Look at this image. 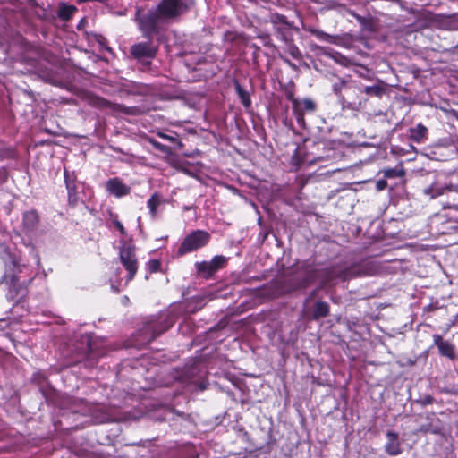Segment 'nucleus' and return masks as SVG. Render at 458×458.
I'll list each match as a JSON object with an SVG mask.
<instances>
[{
    "mask_svg": "<svg viewBox=\"0 0 458 458\" xmlns=\"http://www.w3.org/2000/svg\"><path fill=\"white\" fill-rule=\"evenodd\" d=\"M194 4V0H161L147 13L142 7L137 6L133 20L138 30L149 38L153 34H161L165 26L177 21Z\"/></svg>",
    "mask_w": 458,
    "mask_h": 458,
    "instance_id": "1",
    "label": "nucleus"
},
{
    "mask_svg": "<svg viewBox=\"0 0 458 458\" xmlns=\"http://www.w3.org/2000/svg\"><path fill=\"white\" fill-rule=\"evenodd\" d=\"M119 250V258L127 271L126 283L132 280L138 270L135 246L131 236L125 231H120V239L114 243Z\"/></svg>",
    "mask_w": 458,
    "mask_h": 458,
    "instance_id": "2",
    "label": "nucleus"
},
{
    "mask_svg": "<svg viewBox=\"0 0 458 458\" xmlns=\"http://www.w3.org/2000/svg\"><path fill=\"white\" fill-rule=\"evenodd\" d=\"M349 86L351 89H346L339 103L343 108L358 111L365 106L368 98L361 97L360 81L352 80Z\"/></svg>",
    "mask_w": 458,
    "mask_h": 458,
    "instance_id": "3",
    "label": "nucleus"
},
{
    "mask_svg": "<svg viewBox=\"0 0 458 458\" xmlns=\"http://www.w3.org/2000/svg\"><path fill=\"white\" fill-rule=\"evenodd\" d=\"M161 34H153L149 38L143 33L142 36L147 39L144 42H139L131 47L130 53L137 60L152 59L156 56L158 46L155 45L153 38Z\"/></svg>",
    "mask_w": 458,
    "mask_h": 458,
    "instance_id": "4",
    "label": "nucleus"
},
{
    "mask_svg": "<svg viewBox=\"0 0 458 458\" xmlns=\"http://www.w3.org/2000/svg\"><path fill=\"white\" fill-rule=\"evenodd\" d=\"M317 108V103L311 98H307L301 100L293 98L292 100L293 114L301 128L306 127L305 114H313Z\"/></svg>",
    "mask_w": 458,
    "mask_h": 458,
    "instance_id": "5",
    "label": "nucleus"
},
{
    "mask_svg": "<svg viewBox=\"0 0 458 458\" xmlns=\"http://www.w3.org/2000/svg\"><path fill=\"white\" fill-rule=\"evenodd\" d=\"M208 239L209 235L205 231H192L182 242L178 253L184 255L185 253L194 251L206 245Z\"/></svg>",
    "mask_w": 458,
    "mask_h": 458,
    "instance_id": "6",
    "label": "nucleus"
},
{
    "mask_svg": "<svg viewBox=\"0 0 458 458\" xmlns=\"http://www.w3.org/2000/svg\"><path fill=\"white\" fill-rule=\"evenodd\" d=\"M64 176L68 193V202L74 207L80 200V190L83 188V184L77 181L73 172L70 173L64 169Z\"/></svg>",
    "mask_w": 458,
    "mask_h": 458,
    "instance_id": "7",
    "label": "nucleus"
},
{
    "mask_svg": "<svg viewBox=\"0 0 458 458\" xmlns=\"http://www.w3.org/2000/svg\"><path fill=\"white\" fill-rule=\"evenodd\" d=\"M106 191L115 198H123L131 193V187L125 184L119 177L108 179L105 183Z\"/></svg>",
    "mask_w": 458,
    "mask_h": 458,
    "instance_id": "8",
    "label": "nucleus"
},
{
    "mask_svg": "<svg viewBox=\"0 0 458 458\" xmlns=\"http://www.w3.org/2000/svg\"><path fill=\"white\" fill-rule=\"evenodd\" d=\"M329 81L331 82V89L332 92L337 97L338 101L346 91V89H351L349 86L352 81L350 75H346L344 77H340L336 74L332 73L328 77Z\"/></svg>",
    "mask_w": 458,
    "mask_h": 458,
    "instance_id": "9",
    "label": "nucleus"
},
{
    "mask_svg": "<svg viewBox=\"0 0 458 458\" xmlns=\"http://www.w3.org/2000/svg\"><path fill=\"white\" fill-rule=\"evenodd\" d=\"M87 100L90 106L97 108H111L113 110L122 111L126 114H132V112H131V107L114 105L110 101L105 99L104 98H101L94 94H89L87 97Z\"/></svg>",
    "mask_w": 458,
    "mask_h": 458,
    "instance_id": "10",
    "label": "nucleus"
},
{
    "mask_svg": "<svg viewBox=\"0 0 458 458\" xmlns=\"http://www.w3.org/2000/svg\"><path fill=\"white\" fill-rule=\"evenodd\" d=\"M386 442L385 444V451L388 455L396 456L402 454L401 442L399 435L394 431H387L386 434Z\"/></svg>",
    "mask_w": 458,
    "mask_h": 458,
    "instance_id": "11",
    "label": "nucleus"
},
{
    "mask_svg": "<svg viewBox=\"0 0 458 458\" xmlns=\"http://www.w3.org/2000/svg\"><path fill=\"white\" fill-rule=\"evenodd\" d=\"M434 345H436L442 356L447 357L450 360L455 359V347L448 342L444 341L440 335H433Z\"/></svg>",
    "mask_w": 458,
    "mask_h": 458,
    "instance_id": "12",
    "label": "nucleus"
},
{
    "mask_svg": "<svg viewBox=\"0 0 458 458\" xmlns=\"http://www.w3.org/2000/svg\"><path fill=\"white\" fill-rule=\"evenodd\" d=\"M172 324L168 321L165 322H156V323H148L146 327L144 328V334L149 335L148 341L150 342L157 337L159 335L166 331Z\"/></svg>",
    "mask_w": 458,
    "mask_h": 458,
    "instance_id": "13",
    "label": "nucleus"
},
{
    "mask_svg": "<svg viewBox=\"0 0 458 458\" xmlns=\"http://www.w3.org/2000/svg\"><path fill=\"white\" fill-rule=\"evenodd\" d=\"M27 294V287L18 282L16 276L11 280L10 288L7 293V298L16 301L22 300Z\"/></svg>",
    "mask_w": 458,
    "mask_h": 458,
    "instance_id": "14",
    "label": "nucleus"
},
{
    "mask_svg": "<svg viewBox=\"0 0 458 458\" xmlns=\"http://www.w3.org/2000/svg\"><path fill=\"white\" fill-rule=\"evenodd\" d=\"M360 92L361 94H366L368 97L381 98L383 95L386 93V84L382 81L378 80L376 84L370 86H366L360 83Z\"/></svg>",
    "mask_w": 458,
    "mask_h": 458,
    "instance_id": "15",
    "label": "nucleus"
},
{
    "mask_svg": "<svg viewBox=\"0 0 458 458\" xmlns=\"http://www.w3.org/2000/svg\"><path fill=\"white\" fill-rule=\"evenodd\" d=\"M301 276L302 278L299 286L304 288L316 280L318 271L313 266L305 262L301 265Z\"/></svg>",
    "mask_w": 458,
    "mask_h": 458,
    "instance_id": "16",
    "label": "nucleus"
},
{
    "mask_svg": "<svg viewBox=\"0 0 458 458\" xmlns=\"http://www.w3.org/2000/svg\"><path fill=\"white\" fill-rule=\"evenodd\" d=\"M304 30L309 32L310 35L316 37L318 40L330 43V44H338L340 40V37L337 35L328 34L321 30L316 29L312 26L304 27Z\"/></svg>",
    "mask_w": 458,
    "mask_h": 458,
    "instance_id": "17",
    "label": "nucleus"
},
{
    "mask_svg": "<svg viewBox=\"0 0 458 458\" xmlns=\"http://www.w3.org/2000/svg\"><path fill=\"white\" fill-rule=\"evenodd\" d=\"M409 132H410V138L413 141H415L417 143H421V142H424L425 140L427 139L428 129L423 124L419 123L415 127H411L409 130Z\"/></svg>",
    "mask_w": 458,
    "mask_h": 458,
    "instance_id": "18",
    "label": "nucleus"
},
{
    "mask_svg": "<svg viewBox=\"0 0 458 458\" xmlns=\"http://www.w3.org/2000/svg\"><path fill=\"white\" fill-rule=\"evenodd\" d=\"M164 203L165 199H163V196L160 193L155 192L150 196L147 202V207L149 209V213L152 217H155L157 216L158 207Z\"/></svg>",
    "mask_w": 458,
    "mask_h": 458,
    "instance_id": "19",
    "label": "nucleus"
},
{
    "mask_svg": "<svg viewBox=\"0 0 458 458\" xmlns=\"http://www.w3.org/2000/svg\"><path fill=\"white\" fill-rule=\"evenodd\" d=\"M77 12V7L66 3H61L58 7L57 16L64 21H68Z\"/></svg>",
    "mask_w": 458,
    "mask_h": 458,
    "instance_id": "20",
    "label": "nucleus"
},
{
    "mask_svg": "<svg viewBox=\"0 0 458 458\" xmlns=\"http://www.w3.org/2000/svg\"><path fill=\"white\" fill-rule=\"evenodd\" d=\"M39 222L38 213L35 209L29 210L23 214L24 229H32L38 226Z\"/></svg>",
    "mask_w": 458,
    "mask_h": 458,
    "instance_id": "21",
    "label": "nucleus"
},
{
    "mask_svg": "<svg viewBox=\"0 0 458 458\" xmlns=\"http://www.w3.org/2000/svg\"><path fill=\"white\" fill-rule=\"evenodd\" d=\"M234 88L238 98L245 108L251 106V99L250 93L245 90L238 81H234Z\"/></svg>",
    "mask_w": 458,
    "mask_h": 458,
    "instance_id": "22",
    "label": "nucleus"
},
{
    "mask_svg": "<svg viewBox=\"0 0 458 458\" xmlns=\"http://www.w3.org/2000/svg\"><path fill=\"white\" fill-rule=\"evenodd\" d=\"M329 314V305L325 301H317L314 306L312 318L318 320L326 318Z\"/></svg>",
    "mask_w": 458,
    "mask_h": 458,
    "instance_id": "23",
    "label": "nucleus"
},
{
    "mask_svg": "<svg viewBox=\"0 0 458 458\" xmlns=\"http://www.w3.org/2000/svg\"><path fill=\"white\" fill-rule=\"evenodd\" d=\"M195 267L198 273L205 278H209L216 273L209 261L196 262Z\"/></svg>",
    "mask_w": 458,
    "mask_h": 458,
    "instance_id": "24",
    "label": "nucleus"
},
{
    "mask_svg": "<svg viewBox=\"0 0 458 458\" xmlns=\"http://www.w3.org/2000/svg\"><path fill=\"white\" fill-rule=\"evenodd\" d=\"M285 50L286 52L294 59L301 60L302 58V54L299 47L294 44L293 39L286 40Z\"/></svg>",
    "mask_w": 458,
    "mask_h": 458,
    "instance_id": "25",
    "label": "nucleus"
},
{
    "mask_svg": "<svg viewBox=\"0 0 458 458\" xmlns=\"http://www.w3.org/2000/svg\"><path fill=\"white\" fill-rule=\"evenodd\" d=\"M271 23L274 25H282L281 27L292 28V22L288 21L287 17L280 13H273L270 18Z\"/></svg>",
    "mask_w": 458,
    "mask_h": 458,
    "instance_id": "26",
    "label": "nucleus"
},
{
    "mask_svg": "<svg viewBox=\"0 0 458 458\" xmlns=\"http://www.w3.org/2000/svg\"><path fill=\"white\" fill-rule=\"evenodd\" d=\"M385 178H397L404 175V171L402 168H387L382 171Z\"/></svg>",
    "mask_w": 458,
    "mask_h": 458,
    "instance_id": "27",
    "label": "nucleus"
},
{
    "mask_svg": "<svg viewBox=\"0 0 458 458\" xmlns=\"http://www.w3.org/2000/svg\"><path fill=\"white\" fill-rule=\"evenodd\" d=\"M211 266L215 272L221 269L226 263V259L224 256L217 255L215 256L210 261Z\"/></svg>",
    "mask_w": 458,
    "mask_h": 458,
    "instance_id": "28",
    "label": "nucleus"
},
{
    "mask_svg": "<svg viewBox=\"0 0 458 458\" xmlns=\"http://www.w3.org/2000/svg\"><path fill=\"white\" fill-rule=\"evenodd\" d=\"M425 195L430 196L431 199L438 197L443 194L444 189L437 186H430L423 190Z\"/></svg>",
    "mask_w": 458,
    "mask_h": 458,
    "instance_id": "29",
    "label": "nucleus"
},
{
    "mask_svg": "<svg viewBox=\"0 0 458 458\" xmlns=\"http://www.w3.org/2000/svg\"><path fill=\"white\" fill-rule=\"evenodd\" d=\"M148 142L153 146L154 148L157 150H159L160 152L164 154H170L171 148L160 142H158L157 140L149 138Z\"/></svg>",
    "mask_w": 458,
    "mask_h": 458,
    "instance_id": "30",
    "label": "nucleus"
},
{
    "mask_svg": "<svg viewBox=\"0 0 458 458\" xmlns=\"http://www.w3.org/2000/svg\"><path fill=\"white\" fill-rule=\"evenodd\" d=\"M446 221V216L445 214H435L430 217V226H438L444 225Z\"/></svg>",
    "mask_w": 458,
    "mask_h": 458,
    "instance_id": "31",
    "label": "nucleus"
},
{
    "mask_svg": "<svg viewBox=\"0 0 458 458\" xmlns=\"http://www.w3.org/2000/svg\"><path fill=\"white\" fill-rule=\"evenodd\" d=\"M287 28L285 27H281V26H278L276 28V36L281 39L283 40L284 42H286V40H290L292 38L289 37L286 32H285V30Z\"/></svg>",
    "mask_w": 458,
    "mask_h": 458,
    "instance_id": "32",
    "label": "nucleus"
},
{
    "mask_svg": "<svg viewBox=\"0 0 458 458\" xmlns=\"http://www.w3.org/2000/svg\"><path fill=\"white\" fill-rule=\"evenodd\" d=\"M350 276V271L349 270H341V271H338V270H334L332 272V275L329 276V279L333 278V277H339L343 280H346L347 278H349Z\"/></svg>",
    "mask_w": 458,
    "mask_h": 458,
    "instance_id": "33",
    "label": "nucleus"
},
{
    "mask_svg": "<svg viewBox=\"0 0 458 458\" xmlns=\"http://www.w3.org/2000/svg\"><path fill=\"white\" fill-rule=\"evenodd\" d=\"M160 267V262L157 259H152L148 262V269L150 272H157Z\"/></svg>",
    "mask_w": 458,
    "mask_h": 458,
    "instance_id": "34",
    "label": "nucleus"
},
{
    "mask_svg": "<svg viewBox=\"0 0 458 458\" xmlns=\"http://www.w3.org/2000/svg\"><path fill=\"white\" fill-rule=\"evenodd\" d=\"M157 135L162 138V139H165V140H167L171 142H174V143H176V142H179V140H177V138L174 135H169V134H166L165 132H158Z\"/></svg>",
    "mask_w": 458,
    "mask_h": 458,
    "instance_id": "35",
    "label": "nucleus"
},
{
    "mask_svg": "<svg viewBox=\"0 0 458 458\" xmlns=\"http://www.w3.org/2000/svg\"><path fill=\"white\" fill-rule=\"evenodd\" d=\"M387 187V182L386 179H380L376 182V189L378 191L385 190Z\"/></svg>",
    "mask_w": 458,
    "mask_h": 458,
    "instance_id": "36",
    "label": "nucleus"
},
{
    "mask_svg": "<svg viewBox=\"0 0 458 458\" xmlns=\"http://www.w3.org/2000/svg\"><path fill=\"white\" fill-rule=\"evenodd\" d=\"M280 57L293 70L296 71L298 69V66L294 63L291 62L288 58L284 57L283 55Z\"/></svg>",
    "mask_w": 458,
    "mask_h": 458,
    "instance_id": "37",
    "label": "nucleus"
},
{
    "mask_svg": "<svg viewBox=\"0 0 458 458\" xmlns=\"http://www.w3.org/2000/svg\"><path fill=\"white\" fill-rule=\"evenodd\" d=\"M112 217V223L114 224V225L116 227V229H119V230H122V229H124L123 228V225H122V223L117 219V216H114L113 215L111 216Z\"/></svg>",
    "mask_w": 458,
    "mask_h": 458,
    "instance_id": "38",
    "label": "nucleus"
},
{
    "mask_svg": "<svg viewBox=\"0 0 458 458\" xmlns=\"http://www.w3.org/2000/svg\"><path fill=\"white\" fill-rule=\"evenodd\" d=\"M328 5H329V8H331V9H335V8H337L338 6H341V4L335 0L328 1Z\"/></svg>",
    "mask_w": 458,
    "mask_h": 458,
    "instance_id": "39",
    "label": "nucleus"
},
{
    "mask_svg": "<svg viewBox=\"0 0 458 458\" xmlns=\"http://www.w3.org/2000/svg\"><path fill=\"white\" fill-rule=\"evenodd\" d=\"M317 293V290H314L310 295L309 296V298H307L306 301H309L310 299H312Z\"/></svg>",
    "mask_w": 458,
    "mask_h": 458,
    "instance_id": "40",
    "label": "nucleus"
},
{
    "mask_svg": "<svg viewBox=\"0 0 458 458\" xmlns=\"http://www.w3.org/2000/svg\"><path fill=\"white\" fill-rule=\"evenodd\" d=\"M446 229H452V230L458 229V225H452L450 226H447Z\"/></svg>",
    "mask_w": 458,
    "mask_h": 458,
    "instance_id": "41",
    "label": "nucleus"
},
{
    "mask_svg": "<svg viewBox=\"0 0 458 458\" xmlns=\"http://www.w3.org/2000/svg\"><path fill=\"white\" fill-rule=\"evenodd\" d=\"M112 289L115 292V293H118L119 292V289L117 287H115L114 285H112Z\"/></svg>",
    "mask_w": 458,
    "mask_h": 458,
    "instance_id": "42",
    "label": "nucleus"
},
{
    "mask_svg": "<svg viewBox=\"0 0 458 458\" xmlns=\"http://www.w3.org/2000/svg\"><path fill=\"white\" fill-rule=\"evenodd\" d=\"M261 221H262V218H261V216H259V218H258V224H259V225H261Z\"/></svg>",
    "mask_w": 458,
    "mask_h": 458,
    "instance_id": "43",
    "label": "nucleus"
},
{
    "mask_svg": "<svg viewBox=\"0 0 458 458\" xmlns=\"http://www.w3.org/2000/svg\"><path fill=\"white\" fill-rule=\"evenodd\" d=\"M252 207L256 209L257 213L259 215V211L257 209V206L254 203H252Z\"/></svg>",
    "mask_w": 458,
    "mask_h": 458,
    "instance_id": "44",
    "label": "nucleus"
}]
</instances>
